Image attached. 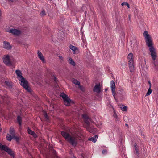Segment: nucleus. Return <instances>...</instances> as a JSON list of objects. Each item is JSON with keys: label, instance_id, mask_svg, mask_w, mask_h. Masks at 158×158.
<instances>
[{"label": "nucleus", "instance_id": "31", "mask_svg": "<svg viewBox=\"0 0 158 158\" xmlns=\"http://www.w3.org/2000/svg\"><path fill=\"white\" fill-rule=\"evenodd\" d=\"M139 10L138 9H135L134 10V13L135 14V16H137V15L138 14Z\"/></svg>", "mask_w": 158, "mask_h": 158}, {"label": "nucleus", "instance_id": "39", "mask_svg": "<svg viewBox=\"0 0 158 158\" xmlns=\"http://www.w3.org/2000/svg\"><path fill=\"white\" fill-rule=\"evenodd\" d=\"M44 117H45V118L47 119H48V116L47 114H44Z\"/></svg>", "mask_w": 158, "mask_h": 158}, {"label": "nucleus", "instance_id": "19", "mask_svg": "<svg viewBox=\"0 0 158 158\" xmlns=\"http://www.w3.org/2000/svg\"><path fill=\"white\" fill-rule=\"evenodd\" d=\"M5 83L7 85L8 88L10 90H11L12 86V84L7 81H5Z\"/></svg>", "mask_w": 158, "mask_h": 158}, {"label": "nucleus", "instance_id": "28", "mask_svg": "<svg viewBox=\"0 0 158 158\" xmlns=\"http://www.w3.org/2000/svg\"><path fill=\"white\" fill-rule=\"evenodd\" d=\"M13 139L15 140L17 142H18L19 141V137L15 136V135L13 136Z\"/></svg>", "mask_w": 158, "mask_h": 158}, {"label": "nucleus", "instance_id": "12", "mask_svg": "<svg viewBox=\"0 0 158 158\" xmlns=\"http://www.w3.org/2000/svg\"><path fill=\"white\" fill-rule=\"evenodd\" d=\"M3 47L4 48L7 49H10L11 48V46L10 44L8 42L4 41Z\"/></svg>", "mask_w": 158, "mask_h": 158}, {"label": "nucleus", "instance_id": "14", "mask_svg": "<svg viewBox=\"0 0 158 158\" xmlns=\"http://www.w3.org/2000/svg\"><path fill=\"white\" fill-rule=\"evenodd\" d=\"M37 54L39 58L43 62H45V59L44 56H43L41 52L39 51H38Z\"/></svg>", "mask_w": 158, "mask_h": 158}, {"label": "nucleus", "instance_id": "49", "mask_svg": "<svg viewBox=\"0 0 158 158\" xmlns=\"http://www.w3.org/2000/svg\"><path fill=\"white\" fill-rule=\"evenodd\" d=\"M156 1H158V0H156Z\"/></svg>", "mask_w": 158, "mask_h": 158}, {"label": "nucleus", "instance_id": "29", "mask_svg": "<svg viewBox=\"0 0 158 158\" xmlns=\"http://www.w3.org/2000/svg\"><path fill=\"white\" fill-rule=\"evenodd\" d=\"M120 107L123 111H126L127 110V107L126 106H124L123 105H121Z\"/></svg>", "mask_w": 158, "mask_h": 158}, {"label": "nucleus", "instance_id": "2", "mask_svg": "<svg viewBox=\"0 0 158 158\" xmlns=\"http://www.w3.org/2000/svg\"><path fill=\"white\" fill-rule=\"evenodd\" d=\"M127 58L130 71L132 72L134 70V67L133 65V56L132 53H130L128 55Z\"/></svg>", "mask_w": 158, "mask_h": 158}, {"label": "nucleus", "instance_id": "44", "mask_svg": "<svg viewBox=\"0 0 158 158\" xmlns=\"http://www.w3.org/2000/svg\"><path fill=\"white\" fill-rule=\"evenodd\" d=\"M125 126H127V127H128V124H127L126 123V124H125Z\"/></svg>", "mask_w": 158, "mask_h": 158}, {"label": "nucleus", "instance_id": "47", "mask_svg": "<svg viewBox=\"0 0 158 158\" xmlns=\"http://www.w3.org/2000/svg\"><path fill=\"white\" fill-rule=\"evenodd\" d=\"M114 117H115V115H116V114H114Z\"/></svg>", "mask_w": 158, "mask_h": 158}, {"label": "nucleus", "instance_id": "33", "mask_svg": "<svg viewBox=\"0 0 158 158\" xmlns=\"http://www.w3.org/2000/svg\"><path fill=\"white\" fill-rule=\"evenodd\" d=\"M40 15L42 16H43L44 15H45V11L44 10H43L41 11V12L40 14Z\"/></svg>", "mask_w": 158, "mask_h": 158}, {"label": "nucleus", "instance_id": "3", "mask_svg": "<svg viewBox=\"0 0 158 158\" xmlns=\"http://www.w3.org/2000/svg\"><path fill=\"white\" fill-rule=\"evenodd\" d=\"M20 81V85L28 92H31L30 88L28 85V82L24 77L19 80Z\"/></svg>", "mask_w": 158, "mask_h": 158}, {"label": "nucleus", "instance_id": "26", "mask_svg": "<svg viewBox=\"0 0 158 158\" xmlns=\"http://www.w3.org/2000/svg\"><path fill=\"white\" fill-rule=\"evenodd\" d=\"M154 69L156 71H158V65L155 61H154Z\"/></svg>", "mask_w": 158, "mask_h": 158}, {"label": "nucleus", "instance_id": "21", "mask_svg": "<svg viewBox=\"0 0 158 158\" xmlns=\"http://www.w3.org/2000/svg\"><path fill=\"white\" fill-rule=\"evenodd\" d=\"M17 121L19 125V126H21L22 124V118L20 116H17Z\"/></svg>", "mask_w": 158, "mask_h": 158}, {"label": "nucleus", "instance_id": "46", "mask_svg": "<svg viewBox=\"0 0 158 158\" xmlns=\"http://www.w3.org/2000/svg\"><path fill=\"white\" fill-rule=\"evenodd\" d=\"M114 117H115V115H116V114H114Z\"/></svg>", "mask_w": 158, "mask_h": 158}, {"label": "nucleus", "instance_id": "17", "mask_svg": "<svg viewBox=\"0 0 158 158\" xmlns=\"http://www.w3.org/2000/svg\"><path fill=\"white\" fill-rule=\"evenodd\" d=\"M68 62L73 66H75L76 65L75 63L74 60L70 57H68Z\"/></svg>", "mask_w": 158, "mask_h": 158}, {"label": "nucleus", "instance_id": "10", "mask_svg": "<svg viewBox=\"0 0 158 158\" xmlns=\"http://www.w3.org/2000/svg\"><path fill=\"white\" fill-rule=\"evenodd\" d=\"M61 135L66 140H67L71 136L69 134L64 131H62L61 132Z\"/></svg>", "mask_w": 158, "mask_h": 158}, {"label": "nucleus", "instance_id": "40", "mask_svg": "<svg viewBox=\"0 0 158 158\" xmlns=\"http://www.w3.org/2000/svg\"><path fill=\"white\" fill-rule=\"evenodd\" d=\"M112 93L113 95V96L114 97V96L116 94L115 90L114 92H112Z\"/></svg>", "mask_w": 158, "mask_h": 158}, {"label": "nucleus", "instance_id": "41", "mask_svg": "<svg viewBox=\"0 0 158 158\" xmlns=\"http://www.w3.org/2000/svg\"><path fill=\"white\" fill-rule=\"evenodd\" d=\"M128 17H129V20H130L131 19V16L130 15H128Z\"/></svg>", "mask_w": 158, "mask_h": 158}, {"label": "nucleus", "instance_id": "5", "mask_svg": "<svg viewBox=\"0 0 158 158\" xmlns=\"http://www.w3.org/2000/svg\"><path fill=\"white\" fill-rule=\"evenodd\" d=\"M60 96L62 97L64 105L67 106H69L71 100L68 96L64 93H61Z\"/></svg>", "mask_w": 158, "mask_h": 158}, {"label": "nucleus", "instance_id": "18", "mask_svg": "<svg viewBox=\"0 0 158 158\" xmlns=\"http://www.w3.org/2000/svg\"><path fill=\"white\" fill-rule=\"evenodd\" d=\"M136 143H135L134 144L135 151H134V153L135 154L138 156L139 155V149L136 146Z\"/></svg>", "mask_w": 158, "mask_h": 158}, {"label": "nucleus", "instance_id": "8", "mask_svg": "<svg viewBox=\"0 0 158 158\" xmlns=\"http://www.w3.org/2000/svg\"><path fill=\"white\" fill-rule=\"evenodd\" d=\"M3 62L8 66H10L12 65L11 61L10 60V57L8 55H7L3 58Z\"/></svg>", "mask_w": 158, "mask_h": 158}, {"label": "nucleus", "instance_id": "1", "mask_svg": "<svg viewBox=\"0 0 158 158\" xmlns=\"http://www.w3.org/2000/svg\"><path fill=\"white\" fill-rule=\"evenodd\" d=\"M145 42L147 46L149 48V50L152 59L155 61L156 57L155 49L153 46V42L151 36L148 34L147 31H145L143 33Z\"/></svg>", "mask_w": 158, "mask_h": 158}, {"label": "nucleus", "instance_id": "45", "mask_svg": "<svg viewBox=\"0 0 158 158\" xmlns=\"http://www.w3.org/2000/svg\"><path fill=\"white\" fill-rule=\"evenodd\" d=\"M94 137L95 138L96 137L98 138V136H97V135H95Z\"/></svg>", "mask_w": 158, "mask_h": 158}, {"label": "nucleus", "instance_id": "48", "mask_svg": "<svg viewBox=\"0 0 158 158\" xmlns=\"http://www.w3.org/2000/svg\"><path fill=\"white\" fill-rule=\"evenodd\" d=\"M114 117H115V115H116V114H114Z\"/></svg>", "mask_w": 158, "mask_h": 158}, {"label": "nucleus", "instance_id": "36", "mask_svg": "<svg viewBox=\"0 0 158 158\" xmlns=\"http://www.w3.org/2000/svg\"><path fill=\"white\" fill-rule=\"evenodd\" d=\"M107 152V151L106 150H103L102 151V153L104 154H106Z\"/></svg>", "mask_w": 158, "mask_h": 158}, {"label": "nucleus", "instance_id": "15", "mask_svg": "<svg viewBox=\"0 0 158 158\" xmlns=\"http://www.w3.org/2000/svg\"><path fill=\"white\" fill-rule=\"evenodd\" d=\"M111 91L114 92L115 90V85L114 81L113 80L111 81L110 82Z\"/></svg>", "mask_w": 158, "mask_h": 158}, {"label": "nucleus", "instance_id": "34", "mask_svg": "<svg viewBox=\"0 0 158 158\" xmlns=\"http://www.w3.org/2000/svg\"><path fill=\"white\" fill-rule=\"evenodd\" d=\"M82 116L83 118H84V119L89 118L87 115L85 114H83Z\"/></svg>", "mask_w": 158, "mask_h": 158}, {"label": "nucleus", "instance_id": "7", "mask_svg": "<svg viewBox=\"0 0 158 158\" xmlns=\"http://www.w3.org/2000/svg\"><path fill=\"white\" fill-rule=\"evenodd\" d=\"M8 32L15 36H18L21 34V31L20 30L15 28L9 29Z\"/></svg>", "mask_w": 158, "mask_h": 158}, {"label": "nucleus", "instance_id": "6", "mask_svg": "<svg viewBox=\"0 0 158 158\" xmlns=\"http://www.w3.org/2000/svg\"><path fill=\"white\" fill-rule=\"evenodd\" d=\"M67 141L74 147L76 146L77 143V138L73 136H71Z\"/></svg>", "mask_w": 158, "mask_h": 158}, {"label": "nucleus", "instance_id": "16", "mask_svg": "<svg viewBox=\"0 0 158 158\" xmlns=\"http://www.w3.org/2000/svg\"><path fill=\"white\" fill-rule=\"evenodd\" d=\"M15 73L17 75L18 78H19V80L23 77L22 76V73L20 70H16L15 71Z\"/></svg>", "mask_w": 158, "mask_h": 158}, {"label": "nucleus", "instance_id": "23", "mask_svg": "<svg viewBox=\"0 0 158 158\" xmlns=\"http://www.w3.org/2000/svg\"><path fill=\"white\" fill-rule=\"evenodd\" d=\"M72 81L73 83L75 85H80V82L77 80L74 79H73L72 80Z\"/></svg>", "mask_w": 158, "mask_h": 158}, {"label": "nucleus", "instance_id": "22", "mask_svg": "<svg viewBox=\"0 0 158 158\" xmlns=\"http://www.w3.org/2000/svg\"><path fill=\"white\" fill-rule=\"evenodd\" d=\"M13 136L8 134L6 136V139L9 141H10L13 139Z\"/></svg>", "mask_w": 158, "mask_h": 158}, {"label": "nucleus", "instance_id": "30", "mask_svg": "<svg viewBox=\"0 0 158 158\" xmlns=\"http://www.w3.org/2000/svg\"><path fill=\"white\" fill-rule=\"evenodd\" d=\"M89 140L92 141L94 143H95L96 141V139H95V138L94 137H92L91 138L89 139Z\"/></svg>", "mask_w": 158, "mask_h": 158}, {"label": "nucleus", "instance_id": "38", "mask_svg": "<svg viewBox=\"0 0 158 158\" xmlns=\"http://www.w3.org/2000/svg\"><path fill=\"white\" fill-rule=\"evenodd\" d=\"M58 57H59V58L60 59V60H63V57H62V56H58Z\"/></svg>", "mask_w": 158, "mask_h": 158}, {"label": "nucleus", "instance_id": "32", "mask_svg": "<svg viewBox=\"0 0 158 158\" xmlns=\"http://www.w3.org/2000/svg\"><path fill=\"white\" fill-rule=\"evenodd\" d=\"M122 6H123L125 5V6H127L128 8H129V4L127 2H123L121 4Z\"/></svg>", "mask_w": 158, "mask_h": 158}, {"label": "nucleus", "instance_id": "25", "mask_svg": "<svg viewBox=\"0 0 158 158\" xmlns=\"http://www.w3.org/2000/svg\"><path fill=\"white\" fill-rule=\"evenodd\" d=\"M84 121L87 125L89 126L90 124V121H91V119L89 118L84 119Z\"/></svg>", "mask_w": 158, "mask_h": 158}, {"label": "nucleus", "instance_id": "4", "mask_svg": "<svg viewBox=\"0 0 158 158\" xmlns=\"http://www.w3.org/2000/svg\"><path fill=\"white\" fill-rule=\"evenodd\" d=\"M0 149L2 150H4L9 155L11 156L14 157V153L11 149L10 148L8 147L5 145H2L0 143Z\"/></svg>", "mask_w": 158, "mask_h": 158}, {"label": "nucleus", "instance_id": "20", "mask_svg": "<svg viewBox=\"0 0 158 158\" xmlns=\"http://www.w3.org/2000/svg\"><path fill=\"white\" fill-rule=\"evenodd\" d=\"M9 133L10 135L13 136L15 135V131L14 128L12 127H11L10 129Z\"/></svg>", "mask_w": 158, "mask_h": 158}, {"label": "nucleus", "instance_id": "11", "mask_svg": "<svg viewBox=\"0 0 158 158\" xmlns=\"http://www.w3.org/2000/svg\"><path fill=\"white\" fill-rule=\"evenodd\" d=\"M100 89V84H99L96 85L94 88L93 90L94 92L98 93L101 91Z\"/></svg>", "mask_w": 158, "mask_h": 158}, {"label": "nucleus", "instance_id": "42", "mask_svg": "<svg viewBox=\"0 0 158 158\" xmlns=\"http://www.w3.org/2000/svg\"><path fill=\"white\" fill-rule=\"evenodd\" d=\"M87 130H88L89 131V132H91V130H90L89 129V128H87Z\"/></svg>", "mask_w": 158, "mask_h": 158}, {"label": "nucleus", "instance_id": "37", "mask_svg": "<svg viewBox=\"0 0 158 158\" xmlns=\"http://www.w3.org/2000/svg\"><path fill=\"white\" fill-rule=\"evenodd\" d=\"M53 79L56 82L57 81V79L55 76L54 77Z\"/></svg>", "mask_w": 158, "mask_h": 158}, {"label": "nucleus", "instance_id": "13", "mask_svg": "<svg viewBox=\"0 0 158 158\" xmlns=\"http://www.w3.org/2000/svg\"><path fill=\"white\" fill-rule=\"evenodd\" d=\"M27 131L28 133L32 135L34 138H35L37 137V136L36 134H35L34 131L31 130V129H30L29 128H27Z\"/></svg>", "mask_w": 158, "mask_h": 158}, {"label": "nucleus", "instance_id": "24", "mask_svg": "<svg viewBox=\"0 0 158 158\" xmlns=\"http://www.w3.org/2000/svg\"><path fill=\"white\" fill-rule=\"evenodd\" d=\"M74 52L77 49V48L74 46L71 45L69 47Z\"/></svg>", "mask_w": 158, "mask_h": 158}, {"label": "nucleus", "instance_id": "9", "mask_svg": "<svg viewBox=\"0 0 158 158\" xmlns=\"http://www.w3.org/2000/svg\"><path fill=\"white\" fill-rule=\"evenodd\" d=\"M1 100H0V103H2V102L1 101H2V102H3L5 103H8V102L9 100V99L8 97V96L6 95L5 96H1Z\"/></svg>", "mask_w": 158, "mask_h": 158}, {"label": "nucleus", "instance_id": "43", "mask_svg": "<svg viewBox=\"0 0 158 158\" xmlns=\"http://www.w3.org/2000/svg\"><path fill=\"white\" fill-rule=\"evenodd\" d=\"M148 83L150 84V87H151V82H150V81H148Z\"/></svg>", "mask_w": 158, "mask_h": 158}, {"label": "nucleus", "instance_id": "35", "mask_svg": "<svg viewBox=\"0 0 158 158\" xmlns=\"http://www.w3.org/2000/svg\"><path fill=\"white\" fill-rule=\"evenodd\" d=\"M52 152L53 153V154H54V155L56 156V151L54 150V149H52Z\"/></svg>", "mask_w": 158, "mask_h": 158}, {"label": "nucleus", "instance_id": "27", "mask_svg": "<svg viewBox=\"0 0 158 158\" xmlns=\"http://www.w3.org/2000/svg\"><path fill=\"white\" fill-rule=\"evenodd\" d=\"M152 90L151 89V87H150L148 89V90L147 91V93L146 94V96H147L149 95L152 93Z\"/></svg>", "mask_w": 158, "mask_h": 158}]
</instances>
